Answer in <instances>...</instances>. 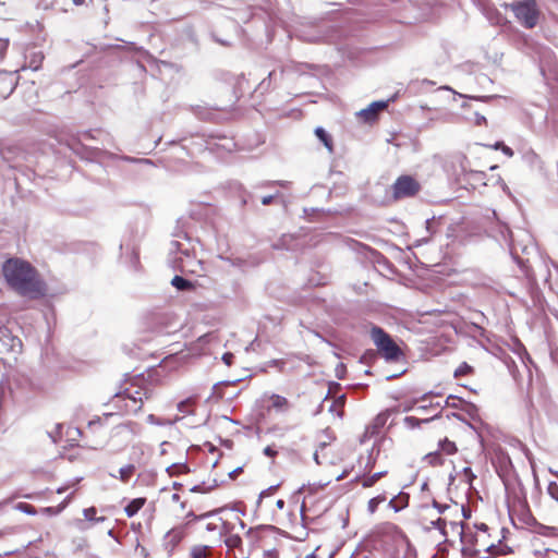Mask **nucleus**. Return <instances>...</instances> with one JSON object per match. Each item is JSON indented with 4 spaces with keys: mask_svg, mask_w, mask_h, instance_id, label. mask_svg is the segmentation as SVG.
<instances>
[{
    "mask_svg": "<svg viewBox=\"0 0 558 558\" xmlns=\"http://www.w3.org/2000/svg\"><path fill=\"white\" fill-rule=\"evenodd\" d=\"M2 275L8 287L19 295L31 299L45 295L46 287L38 270L25 259L8 258L2 264Z\"/></svg>",
    "mask_w": 558,
    "mask_h": 558,
    "instance_id": "f257e3e1",
    "label": "nucleus"
},
{
    "mask_svg": "<svg viewBox=\"0 0 558 558\" xmlns=\"http://www.w3.org/2000/svg\"><path fill=\"white\" fill-rule=\"evenodd\" d=\"M490 465L504 484L507 498H518V490L522 488L519 475L507 451L500 446L490 442Z\"/></svg>",
    "mask_w": 558,
    "mask_h": 558,
    "instance_id": "f03ea898",
    "label": "nucleus"
},
{
    "mask_svg": "<svg viewBox=\"0 0 558 558\" xmlns=\"http://www.w3.org/2000/svg\"><path fill=\"white\" fill-rule=\"evenodd\" d=\"M493 219H497V213L495 209L490 208V221ZM490 238L498 243V245L504 248L508 247L509 254L511 255V247H517L518 255L523 258H527L530 260V256L535 253L534 245H521L517 244L512 241V233L510 228L507 225L497 222L495 226L490 223ZM529 265L531 263L529 262Z\"/></svg>",
    "mask_w": 558,
    "mask_h": 558,
    "instance_id": "7ed1b4c3",
    "label": "nucleus"
},
{
    "mask_svg": "<svg viewBox=\"0 0 558 558\" xmlns=\"http://www.w3.org/2000/svg\"><path fill=\"white\" fill-rule=\"evenodd\" d=\"M247 536L256 549L263 550L264 558H279L281 544L274 529L250 530Z\"/></svg>",
    "mask_w": 558,
    "mask_h": 558,
    "instance_id": "20e7f679",
    "label": "nucleus"
},
{
    "mask_svg": "<svg viewBox=\"0 0 558 558\" xmlns=\"http://www.w3.org/2000/svg\"><path fill=\"white\" fill-rule=\"evenodd\" d=\"M371 338L380 355L387 361H399L402 356V350L400 347L383 328L374 326L371 329Z\"/></svg>",
    "mask_w": 558,
    "mask_h": 558,
    "instance_id": "39448f33",
    "label": "nucleus"
},
{
    "mask_svg": "<svg viewBox=\"0 0 558 558\" xmlns=\"http://www.w3.org/2000/svg\"><path fill=\"white\" fill-rule=\"evenodd\" d=\"M509 7L523 27L532 29L537 25L541 12L535 0L513 1Z\"/></svg>",
    "mask_w": 558,
    "mask_h": 558,
    "instance_id": "423d86ee",
    "label": "nucleus"
},
{
    "mask_svg": "<svg viewBox=\"0 0 558 558\" xmlns=\"http://www.w3.org/2000/svg\"><path fill=\"white\" fill-rule=\"evenodd\" d=\"M511 257H512L513 262L518 265L522 275L527 279L529 292H530L533 305L534 306L542 305V303L544 301V295L537 284V279L532 269V266L529 265V259L520 257L518 255L517 247H514V248L511 247Z\"/></svg>",
    "mask_w": 558,
    "mask_h": 558,
    "instance_id": "0eeeda50",
    "label": "nucleus"
},
{
    "mask_svg": "<svg viewBox=\"0 0 558 558\" xmlns=\"http://www.w3.org/2000/svg\"><path fill=\"white\" fill-rule=\"evenodd\" d=\"M490 367L494 369H497L499 367H505L508 373L511 375L513 380L519 385L520 378H519V371L518 366L513 360V357L510 355L507 349L500 347L499 344L493 342L490 339Z\"/></svg>",
    "mask_w": 558,
    "mask_h": 558,
    "instance_id": "6e6552de",
    "label": "nucleus"
},
{
    "mask_svg": "<svg viewBox=\"0 0 558 558\" xmlns=\"http://www.w3.org/2000/svg\"><path fill=\"white\" fill-rule=\"evenodd\" d=\"M118 397L144 402L154 397V389L143 376H136L130 379L123 391L118 392Z\"/></svg>",
    "mask_w": 558,
    "mask_h": 558,
    "instance_id": "1a4fd4ad",
    "label": "nucleus"
},
{
    "mask_svg": "<svg viewBox=\"0 0 558 558\" xmlns=\"http://www.w3.org/2000/svg\"><path fill=\"white\" fill-rule=\"evenodd\" d=\"M392 201L397 202L403 198L414 197L421 191L420 182L412 175H400L391 186Z\"/></svg>",
    "mask_w": 558,
    "mask_h": 558,
    "instance_id": "9d476101",
    "label": "nucleus"
},
{
    "mask_svg": "<svg viewBox=\"0 0 558 558\" xmlns=\"http://www.w3.org/2000/svg\"><path fill=\"white\" fill-rule=\"evenodd\" d=\"M432 526L437 527L442 536L448 539L449 536L460 538L463 543L469 542L468 535L464 533V526L461 522H456L448 519V515L438 517L430 521Z\"/></svg>",
    "mask_w": 558,
    "mask_h": 558,
    "instance_id": "9b49d317",
    "label": "nucleus"
},
{
    "mask_svg": "<svg viewBox=\"0 0 558 558\" xmlns=\"http://www.w3.org/2000/svg\"><path fill=\"white\" fill-rule=\"evenodd\" d=\"M23 344L19 337L13 336L8 328H0V355L20 353Z\"/></svg>",
    "mask_w": 558,
    "mask_h": 558,
    "instance_id": "f8f14e48",
    "label": "nucleus"
},
{
    "mask_svg": "<svg viewBox=\"0 0 558 558\" xmlns=\"http://www.w3.org/2000/svg\"><path fill=\"white\" fill-rule=\"evenodd\" d=\"M388 106L387 101H374L367 108L362 109L357 116L366 123H373L378 119V114Z\"/></svg>",
    "mask_w": 558,
    "mask_h": 558,
    "instance_id": "ddd939ff",
    "label": "nucleus"
},
{
    "mask_svg": "<svg viewBox=\"0 0 558 558\" xmlns=\"http://www.w3.org/2000/svg\"><path fill=\"white\" fill-rule=\"evenodd\" d=\"M267 411H275L277 413L288 412L291 409V402L283 396L271 393L266 397Z\"/></svg>",
    "mask_w": 558,
    "mask_h": 558,
    "instance_id": "4468645a",
    "label": "nucleus"
},
{
    "mask_svg": "<svg viewBox=\"0 0 558 558\" xmlns=\"http://www.w3.org/2000/svg\"><path fill=\"white\" fill-rule=\"evenodd\" d=\"M113 402L116 407L120 408L123 413L126 414H136L144 405L142 401L137 402V400L134 399L119 398L118 393L113 397Z\"/></svg>",
    "mask_w": 558,
    "mask_h": 558,
    "instance_id": "2eb2a0df",
    "label": "nucleus"
},
{
    "mask_svg": "<svg viewBox=\"0 0 558 558\" xmlns=\"http://www.w3.org/2000/svg\"><path fill=\"white\" fill-rule=\"evenodd\" d=\"M113 402L116 407L120 408L123 413L126 414H136L144 405L142 401L137 402V400L134 399L119 398L118 393L113 397Z\"/></svg>",
    "mask_w": 558,
    "mask_h": 558,
    "instance_id": "dca6fc26",
    "label": "nucleus"
},
{
    "mask_svg": "<svg viewBox=\"0 0 558 558\" xmlns=\"http://www.w3.org/2000/svg\"><path fill=\"white\" fill-rule=\"evenodd\" d=\"M323 497H325L323 487H319L316 489L310 488V489L305 490L304 498H303V501H302V505L300 508L301 512L305 513L306 511L312 510L315 507L316 500H318Z\"/></svg>",
    "mask_w": 558,
    "mask_h": 558,
    "instance_id": "f3484780",
    "label": "nucleus"
},
{
    "mask_svg": "<svg viewBox=\"0 0 558 558\" xmlns=\"http://www.w3.org/2000/svg\"><path fill=\"white\" fill-rule=\"evenodd\" d=\"M389 418V411L380 412L377 414L374 420L366 426L365 434L369 436H374L380 432V429L386 425Z\"/></svg>",
    "mask_w": 558,
    "mask_h": 558,
    "instance_id": "a211bd4d",
    "label": "nucleus"
},
{
    "mask_svg": "<svg viewBox=\"0 0 558 558\" xmlns=\"http://www.w3.org/2000/svg\"><path fill=\"white\" fill-rule=\"evenodd\" d=\"M386 475H387V471H379V472H375L373 474L356 475L354 477V481L356 483H359L360 485H362V487L368 488V487L374 486L379 480H381Z\"/></svg>",
    "mask_w": 558,
    "mask_h": 558,
    "instance_id": "6ab92c4d",
    "label": "nucleus"
},
{
    "mask_svg": "<svg viewBox=\"0 0 558 558\" xmlns=\"http://www.w3.org/2000/svg\"><path fill=\"white\" fill-rule=\"evenodd\" d=\"M447 457L445 454H441L438 449L433 452H428L423 457V463L430 468L442 466L445 465Z\"/></svg>",
    "mask_w": 558,
    "mask_h": 558,
    "instance_id": "aec40b11",
    "label": "nucleus"
},
{
    "mask_svg": "<svg viewBox=\"0 0 558 558\" xmlns=\"http://www.w3.org/2000/svg\"><path fill=\"white\" fill-rule=\"evenodd\" d=\"M435 417H437V414H434L428 417H420V416L410 415V416H405L403 418V424L409 429L421 428L422 425L428 424Z\"/></svg>",
    "mask_w": 558,
    "mask_h": 558,
    "instance_id": "412c9836",
    "label": "nucleus"
},
{
    "mask_svg": "<svg viewBox=\"0 0 558 558\" xmlns=\"http://www.w3.org/2000/svg\"><path fill=\"white\" fill-rule=\"evenodd\" d=\"M145 497L135 498L124 507V511L129 518H132L145 506Z\"/></svg>",
    "mask_w": 558,
    "mask_h": 558,
    "instance_id": "4be33fe9",
    "label": "nucleus"
},
{
    "mask_svg": "<svg viewBox=\"0 0 558 558\" xmlns=\"http://www.w3.org/2000/svg\"><path fill=\"white\" fill-rule=\"evenodd\" d=\"M438 450L441 454L446 457H451L458 452V447L456 442L449 440L448 438H444L438 442Z\"/></svg>",
    "mask_w": 558,
    "mask_h": 558,
    "instance_id": "5701e85b",
    "label": "nucleus"
},
{
    "mask_svg": "<svg viewBox=\"0 0 558 558\" xmlns=\"http://www.w3.org/2000/svg\"><path fill=\"white\" fill-rule=\"evenodd\" d=\"M112 413H105L102 416H96L90 420L87 424V428L92 433H96L98 429H101L105 426V423L112 417Z\"/></svg>",
    "mask_w": 558,
    "mask_h": 558,
    "instance_id": "b1692460",
    "label": "nucleus"
},
{
    "mask_svg": "<svg viewBox=\"0 0 558 558\" xmlns=\"http://www.w3.org/2000/svg\"><path fill=\"white\" fill-rule=\"evenodd\" d=\"M167 472L169 475H180V474H186L190 472V469L185 461H178L169 464L167 466Z\"/></svg>",
    "mask_w": 558,
    "mask_h": 558,
    "instance_id": "393cba45",
    "label": "nucleus"
},
{
    "mask_svg": "<svg viewBox=\"0 0 558 558\" xmlns=\"http://www.w3.org/2000/svg\"><path fill=\"white\" fill-rule=\"evenodd\" d=\"M136 471V464L130 463L119 469V480L123 483H128Z\"/></svg>",
    "mask_w": 558,
    "mask_h": 558,
    "instance_id": "a878e982",
    "label": "nucleus"
},
{
    "mask_svg": "<svg viewBox=\"0 0 558 558\" xmlns=\"http://www.w3.org/2000/svg\"><path fill=\"white\" fill-rule=\"evenodd\" d=\"M210 554V547L207 545H195L190 550L191 558H208Z\"/></svg>",
    "mask_w": 558,
    "mask_h": 558,
    "instance_id": "bb28decb",
    "label": "nucleus"
},
{
    "mask_svg": "<svg viewBox=\"0 0 558 558\" xmlns=\"http://www.w3.org/2000/svg\"><path fill=\"white\" fill-rule=\"evenodd\" d=\"M171 284L180 291L192 290L194 288V284L191 281L181 276H174L171 280Z\"/></svg>",
    "mask_w": 558,
    "mask_h": 558,
    "instance_id": "cd10ccee",
    "label": "nucleus"
},
{
    "mask_svg": "<svg viewBox=\"0 0 558 558\" xmlns=\"http://www.w3.org/2000/svg\"><path fill=\"white\" fill-rule=\"evenodd\" d=\"M490 149L501 150V153L507 157L511 158L513 156V149L506 145L502 141H496L494 144H490Z\"/></svg>",
    "mask_w": 558,
    "mask_h": 558,
    "instance_id": "c85d7f7f",
    "label": "nucleus"
},
{
    "mask_svg": "<svg viewBox=\"0 0 558 558\" xmlns=\"http://www.w3.org/2000/svg\"><path fill=\"white\" fill-rule=\"evenodd\" d=\"M185 536V530L183 526L174 527L169 531L168 537L173 544L180 543Z\"/></svg>",
    "mask_w": 558,
    "mask_h": 558,
    "instance_id": "c756f323",
    "label": "nucleus"
},
{
    "mask_svg": "<svg viewBox=\"0 0 558 558\" xmlns=\"http://www.w3.org/2000/svg\"><path fill=\"white\" fill-rule=\"evenodd\" d=\"M315 135L323 142V144L331 151L332 140L323 128L315 129Z\"/></svg>",
    "mask_w": 558,
    "mask_h": 558,
    "instance_id": "7c9ffc66",
    "label": "nucleus"
},
{
    "mask_svg": "<svg viewBox=\"0 0 558 558\" xmlns=\"http://www.w3.org/2000/svg\"><path fill=\"white\" fill-rule=\"evenodd\" d=\"M195 401L193 399H186L178 404V409L183 414H190L194 412Z\"/></svg>",
    "mask_w": 558,
    "mask_h": 558,
    "instance_id": "2f4dec72",
    "label": "nucleus"
},
{
    "mask_svg": "<svg viewBox=\"0 0 558 558\" xmlns=\"http://www.w3.org/2000/svg\"><path fill=\"white\" fill-rule=\"evenodd\" d=\"M225 543L228 548L234 549L242 545V538L238 534H230L226 537Z\"/></svg>",
    "mask_w": 558,
    "mask_h": 558,
    "instance_id": "473e14b6",
    "label": "nucleus"
},
{
    "mask_svg": "<svg viewBox=\"0 0 558 558\" xmlns=\"http://www.w3.org/2000/svg\"><path fill=\"white\" fill-rule=\"evenodd\" d=\"M472 373H473V368L468 363L463 362L456 368L453 375L456 378H460L463 376H469Z\"/></svg>",
    "mask_w": 558,
    "mask_h": 558,
    "instance_id": "72a5a7b5",
    "label": "nucleus"
},
{
    "mask_svg": "<svg viewBox=\"0 0 558 558\" xmlns=\"http://www.w3.org/2000/svg\"><path fill=\"white\" fill-rule=\"evenodd\" d=\"M385 500H386V496H385V495H378V496H376V497H374V498H371V499L368 500V504H367V509H368V511H369L371 513H374V512L377 510L378 506H379L381 502H384Z\"/></svg>",
    "mask_w": 558,
    "mask_h": 558,
    "instance_id": "f704fd0d",
    "label": "nucleus"
},
{
    "mask_svg": "<svg viewBox=\"0 0 558 558\" xmlns=\"http://www.w3.org/2000/svg\"><path fill=\"white\" fill-rule=\"evenodd\" d=\"M96 513H97V509L95 507H89V508L84 509V517L86 520L95 521V522L105 520V518H97Z\"/></svg>",
    "mask_w": 558,
    "mask_h": 558,
    "instance_id": "c9c22d12",
    "label": "nucleus"
},
{
    "mask_svg": "<svg viewBox=\"0 0 558 558\" xmlns=\"http://www.w3.org/2000/svg\"><path fill=\"white\" fill-rule=\"evenodd\" d=\"M520 359H521V362L523 363L524 367L527 369L529 383L531 384L532 383V372H531L530 365L534 366V363L526 351H524V355L520 356Z\"/></svg>",
    "mask_w": 558,
    "mask_h": 558,
    "instance_id": "e433bc0d",
    "label": "nucleus"
},
{
    "mask_svg": "<svg viewBox=\"0 0 558 558\" xmlns=\"http://www.w3.org/2000/svg\"><path fill=\"white\" fill-rule=\"evenodd\" d=\"M490 106L501 105L500 102H505L506 106L513 104V100L508 97H502L499 95H490Z\"/></svg>",
    "mask_w": 558,
    "mask_h": 558,
    "instance_id": "4c0bfd02",
    "label": "nucleus"
},
{
    "mask_svg": "<svg viewBox=\"0 0 558 558\" xmlns=\"http://www.w3.org/2000/svg\"><path fill=\"white\" fill-rule=\"evenodd\" d=\"M16 509H19L27 514H31V515H35L37 513V510L35 509V507L27 502H19L16 505Z\"/></svg>",
    "mask_w": 558,
    "mask_h": 558,
    "instance_id": "58836bf2",
    "label": "nucleus"
},
{
    "mask_svg": "<svg viewBox=\"0 0 558 558\" xmlns=\"http://www.w3.org/2000/svg\"><path fill=\"white\" fill-rule=\"evenodd\" d=\"M548 495L558 502V484L555 481H550L547 485Z\"/></svg>",
    "mask_w": 558,
    "mask_h": 558,
    "instance_id": "ea45409f",
    "label": "nucleus"
},
{
    "mask_svg": "<svg viewBox=\"0 0 558 558\" xmlns=\"http://www.w3.org/2000/svg\"><path fill=\"white\" fill-rule=\"evenodd\" d=\"M520 447L522 448L523 452H524V456L526 457V459L529 460L532 469L534 468V458H533V454L531 453V451L520 441H518Z\"/></svg>",
    "mask_w": 558,
    "mask_h": 558,
    "instance_id": "a19ab883",
    "label": "nucleus"
},
{
    "mask_svg": "<svg viewBox=\"0 0 558 558\" xmlns=\"http://www.w3.org/2000/svg\"><path fill=\"white\" fill-rule=\"evenodd\" d=\"M9 41L7 39H0V61L4 58Z\"/></svg>",
    "mask_w": 558,
    "mask_h": 558,
    "instance_id": "79ce46f5",
    "label": "nucleus"
},
{
    "mask_svg": "<svg viewBox=\"0 0 558 558\" xmlns=\"http://www.w3.org/2000/svg\"><path fill=\"white\" fill-rule=\"evenodd\" d=\"M264 454L269 458H275L278 454V451L272 446H267L264 449Z\"/></svg>",
    "mask_w": 558,
    "mask_h": 558,
    "instance_id": "37998d69",
    "label": "nucleus"
},
{
    "mask_svg": "<svg viewBox=\"0 0 558 558\" xmlns=\"http://www.w3.org/2000/svg\"><path fill=\"white\" fill-rule=\"evenodd\" d=\"M234 360V355L231 352H227L222 355V361L226 365L231 366Z\"/></svg>",
    "mask_w": 558,
    "mask_h": 558,
    "instance_id": "c03bdc74",
    "label": "nucleus"
},
{
    "mask_svg": "<svg viewBox=\"0 0 558 558\" xmlns=\"http://www.w3.org/2000/svg\"><path fill=\"white\" fill-rule=\"evenodd\" d=\"M464 475L468 478L469 483L472 484L473 480L475 478V475L473 474L471 468H464Z\"/></svg>",
    "mask_w": 558,
    "mask_h": 558,
    "instance_id": "a18cd8bd",
    "label": "nucleus"
},
{
    "mask_svg": "<svg viewBox=\"0 0 558 558\" xmlns=\"http://www.w3.org/2000/svg\"><path fill=\"white\" fill-rule=\"evenodd\" d=\"M499 551L500 548L498 546H496L495 544H490V558H499Z\"/></svg>",
    "mask_w": 558,
    "mask_h": 558,
    "instance_id": "49530a36",
    "label": "nucleus"
},
{
    "mask_svg": "<svg viewBox=\"0 0 558 558\" xmlns=\"http://www.w3.org/2000/svg\"><path fill=\"white\" fill-rule=\"evenodd\" d=\"M474 122L476 125H482L486 123V119L484 116H480L477 112H474Z\"/></svg>",
    "mask_w": 558,
    "mask_h": 558,
    "instance_id": "de8ad7c7",
    "label": "nucleus"
},
{
    "mask_svg": "<svg viewBox=\"0 0 558 558\" xmlns=\"http://www.w3.org/2000/svg\"><path fill=\"white\" fill-rule=\"evenodd\" d=\"M134 453L138 456V458L135 461H136L137 465L140 466L142 464L141 460L144 457V451L142 449H137Z\"/></svg>",
    "mask_w": 558,
    "mask_h": 558,
    "instance_id": "09e8293b",
    "label": "nucleus"
},
{
    "mask_svg": "<svg viewBox=\"0 0 558 558\" xmlns=\"http://www.w3.org/2000/svg\"><path fill=\"white\" fill-rule=\"evenodd\" d=\"M274 201V196L272 195H268V196H264L263 199H262V204L263 205H269L271 204Z\"/></svg>",
    "mask_w": 558,
    "mask_h": 558,
    "instance_id": "8fccbe9b",
    "label": "nucleus"
},
{
    "mask_svg": "<svg viewBox=\"0 0 558 558\" xmlns=\"http://www.w3.org/2000/svg\"><path fill=\"white\" fill-rule=\"evenodd\" d=\"M284 505H286V502H284V500H283V499H278V500L276 501V506H277V508H278V509H280V510L284 508Z\"/></svg>",
    "mask_w": 558,
    "mask_h": 558,
    "instance_id": "3c124183",
    "label": "nucleus"
},
{
    "mask_svg": "<svg viewBox=\"0 0 558 558\" xmlns=\"http://www.w3.org/2000/svg\"><path fill=\"white\" fill-rule=\"evenodd\" d=\"M72 432L77 437H82L83 436V432L80 428H73Z\"/></svg>",
    "mask_w": 558,
    "mask_h": 558,
    "instance_id": "603ef678",
    "label": "nucleus"
},
{
    "mask_svg": "<svg viewBox=\"0 0 558 558\" xmlns=\"http://www.w3.org/2000/svg\"><path fill=\"white\" fill-rule=\"evenodd\" d=\"M389 505H390V506H391L396 511L400 510V508H401V507H399V506H397V505H396V500H395V499H391V500L389 501Z\"/></svg>",
    "mask_w": 558,
    "mask_h": 558,
    "instance_id": "864d4df0",
    "label": "nucleus"
},
{
    "mask_svg": "<svg viewBox=\"0 0 558 558\" xmlns=\"http://www.w3.org/2000/svg\"><path fill=\"white\" fill-rule=\"evenodd\" d=\"M497 182L501 184V187H502L504 191H508V186L506 185V183L500 178H498Z\"/></svg>",
    "mask_w": 558,
    "mask_h": 558,
    "instance_id": "5fc2aeb1",
    "label": "nucleus"
},
{
    "mask_svg": "<svg viewBox=\"0 0 558 558\" xmlns=\"http://www.w3.org/2000/svg\"><path fill=\"white\" fill-rule=\"evenodd\" d=\"M477 527L482 531V532H486L488 526L485 524V523H482L481 525H477Z\"/></svg>",
    "mask_w": 558,
    "mask_h": 558,
    "instance_id": "6e6d98bb",
    "label": "nucleus"
},
{
    "mask_svg": "<svg viewBox=\"0 0 558 558\" xmlns=\"http://www.w3.org/2000/svg\"><path fill=\"white\" fill-rule=\"evenodd\" d=\"M83 136H84L85 138H94V136L92 135V132H90V131H86V132H84Z\"/></svg>",
    "mask_w": 558,
    "mask_h": 558,
    "instance_id": "4d7b16f0",
    "label": "nucleus"
},
{
    "mask_svg": "<svg viewBox=\"0 0 558 558\" xmlns=\"http://www.w3.org/2000/svg\"><path fill=\"white\" fill-rule=\"evenodd\" d=\"M66 145H68V146H69L73 151H76V147H75L76 143H75V142H73V143H66Z\"/></svg>",
    "mask_w": 558,
    "mask_h": 558,
    "instance_id": "13d9d810",
    "label": "nucleus"
},
{
    "mask_svg": "<svg viewBox=\"0 0 558 558\" xmlns=\"http://www.w3.org/2000/svg\"><path fill=\"white\" fill-rule=\"evenodd\" d=\"M172 500L175 501V502H179L180 501V495L179 494H173L172 495Z\"/></svg>",
    "mask_w": 558,
    "mask_h": 558,
    "instance_id": "bf43d9fd",
    "label": "nucleus"
},
{
    "mask_svg": "<svg viewBox=\"0 0 558 558\" xmlns=\"http://www.w3.org/2000/svg\"><path fill=\"white\" fill-rule=\"evenodd\" d=\"M315 549H317V558H327L326 556L320 555V546H317Z\"/></svg>",
    "mask_w": 558,
    "mask_h": 558,
    "instance_id": "052dcab7",
    "label": "nucleus"
},
{
    "mask_svg": "<svg viewBox=\"0 0 558 558\" xmlns=\"http://www.w3.org/2000/svg\"><path fill=\"white\" fill-rule=\"evenodd\" d=\"M84 2H85V0H73V3L75 5H82V4H84Z\"/></svg>",
    "mask_w": 558,
    "mask_h": 558,
    "instance_id": "680f3d73",
    "label": "nucleus"
},
{
    "mask_svg": "<svg viewBox=\"0 0 558 558\" xmlns=\"http://www.w3.org/2000/svg\"><path fill=\"white\" fill-rule=\"evenodd\" d=\"M162 447H163V448H162V452H166V447H172V444H170V442H163V444H162Z\"/></svg>",
    "mask_w": 558,
    "mask_h": 558,
    "instance_id": "e2e57ef3",
    "label": "nucleus"
},
{
    "mask_svg": "<svg viewBox=\"0 0 558 558\" xmlns=\"http://www.w3.org/2000/svg\"><path fill=\"white\" fill-rule=\"evenodd\" d=\"M44 511L48 512V513H54V511L51 507L45 508Z\"/></svg>",
    "mask_w": 558,
    "mask_h": 558,
    "instance_id": "0e129e2a",
    "label": "nucleus"
},
{
    "mask_svg": "<svg viewBox=\"0 0 558 558\" xmlns=\"http://www.w3.org/2000/svg\"><path fill=\"white\" fill-rule=\"evenodd\" d=\"M453 509H454V511H456V512H463V508H460V509H459L457 505L454 506V508H453Z\"/></svg>",
    "mask_w": 558,
    "mask_h": 558,
    "instance_id": "69168bd1",
    "label": "nucleus"
},
{
    "mask_svg": "<svg viewBox=\"0 0 558 558\" xmlns=\"http://www.w3.org/2000/svg\"><path fill=\"white\" fill-rule=\"evenodd\" d=\"M64 492H65V488H58V489H57V493H58V494H62V493H64Z\"/></svg>",
    "mask_w": 558,
    "mask_h": 558,
    "instance_id": "338daca9",
    "label": "nucleus"
},
{
    "mask_svg": "<svg viewBox=\"0 0 558 558\" xmlns=\"http://www.w3.org/2000/svg\"><path fill=\"white\" fill-rule=\"evenodd\" d=\"M448 510H451V507L446 506V507H445V509L442 510V512L445 513V512H446V511H448Z\"/></svg>",
    "mask_w": 558,
    "mask_h": 558,
    "instance_id": "774afa93",
    "label": "nucleus"
}]
</instances>
